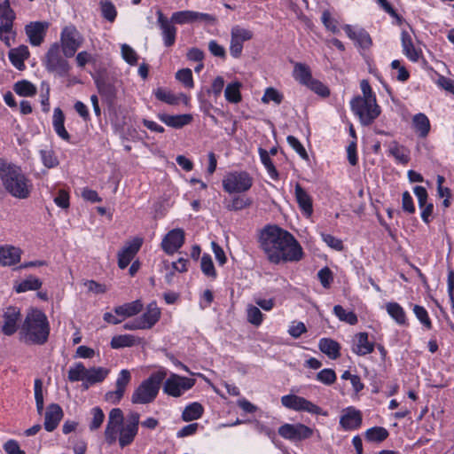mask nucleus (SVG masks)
Listing matches in <instances>:
<instances>
[{
    "instance_id": "18",
    "label": "nucleus",
    "mask_w": 454,
    "mask_h": 454,
    "mask_svg": "<svg viewBox=\"0 0 454 454\" xmlns=\"http://www.w3.org/2000/svg\"><path fill=\"white\" fill-rule=\"evenodd\" d=\"M20 321V310L17 307H8L3 314L2 332L5 335H12L18 329Z\"/></svg>"
},
{
    "instance_id": "42",
    "label": "nucleus",
    "mask_w": 454,
    "mask_h": 454,
    "mask_svg": "<svg viewBox=\"0 0 454 454\" xmlns=\"http://www.w3.org/2000/svg\"><path fill=\"white\" fill-rule=\"evenodd\" d=\"M253 203L250 198L245 196H236L231 200L226 201L225 208L229 211H239L249 207Z\"/></svg>"
},
{
    "instance_id": "24",
    "label": "nucleus",
    "mask_w": 454,
    "mask_h": 454,
    "mask_svg": "<svg viewBox=\"0 0 454 454\" xmlns=\"http://www.w3.org/2000/svg\"><path fill=\"white\" fill-rule=\"evenodd\" d=\"M374 345L368 340L367 333H359L356 335L352 350L358 356H365L373 351Z\"/></svg>"
},
{
    "instance_id": "39",
    "label": "nucleus",
    "mask_w": 454,
    "mask_h": 454,
    "mask_svg": "<svg viewBox=\"0 0 454 454\" xmlns=\"http://www.w3.org/2000/svg\"><path fill=\"white\" fill-rule=\"evenodd\" d=\"M204 412L203 406L197 402L187 405L182 413L184 421H192L200 419Z\"/></svg>"
},
{
    "instance_id": "2",
    "label": "nucleus",
    "mask_w": 454,
    "mask_h": 454,
    "mask_svg": "<svg viewBox=\"0 0 454 454\" xmlns=\"http://www.w3.org/2000/svg\"><path fill=\"white\" fill-rule=\"evenodd\" d=\"M20 334L25 343L44 344L50 334V325L46 315L37 309L28 311L21 325Z\"/></svg>"
},
{
    "instance_id": "55",
    "label": "nucleus",
    "mask_w": 454,
    "mask_h": 454,
    "mask_svg": "<svg viewBox=\"0 0 454 454\" xmlns=\"http://www.w3.org/2000/svg\"><path fill=\"white\" fill-rule=\"evenodd\" d=\"M247 321L254 325H260L262 322L263 315L261 310L254 306L248 305L247 309Z\"/></svg>"
},
{
    "instance_id": "16",
    "label": "nucleus",
    "mask_w": 454,
    "mask_h": 454,
    "mask_svg": "<svg viewBox=\"0 0 454 454\" xmlns=\"http://www.w3.org/2000/svg\"><path fill=\"white\" fill-rule=\"evenodd\" d=\"M157 24L161 31L164 45L170 47L174 45L176 37L177 29L174 23L167 18L160 10L156 12Z\"/></svg>"
},
{
    "instance_id": "7",
    "label": "nucleus",
    "mask_w": 454,
    "mask_h": 454,
    "mask_svg": "<svg viewBox=\"0 0 454 454\" xmlns=\"http://www.w3.org/2000/svg\"><path fill=\"white\" fill-rule=\"evenodd\" d=\"M253 185V178L246 171L228 173L223 179V190L228 193H240L248 191Z\"/></svg>"
},
{
    "instance_id": "23",
    "label": "nucleus",
    "mask_w": 454,
    "mask_h": 454,
    "mask_svg": "<svg viewBox=\"0 0 454 454\" xmlns=\"http://www.w3.org/2000/svg\"><path fill=\"white\" fill-rule=\"evenodd\" d=\"M361 423V412L354 408H348L340 419V424L346 430L356 429L360 427Z\"/></svg>"
},
{
    "instance_id": "21",
    "label": "nucleus",
    "mask_w": 454,
    "mask_h": 454,
    "mask_svg": "<svg viewBox=\"0 0 454 454\" xmlns=\"http://www.w3.org/2000/svg\"><path fill=\"white\" fill-rule=\"evenodd\" d=\"M63 417V411L57 403H51L47 407L44 418V428L52 432L59 425Z\"/></svg>"
},
{
    "instance_id": "41",
    "label": "nucleus",
    "mask_w": 454,
    "mask_h": 454,
    "mask_svg": "<svg viewBox=\"0 0 454 454\" xmlns=\"http://www.w3.org/2000/svg\"><path fill=\"white\" fill-rule=\"evenodd\" d=\"M388 153L401 163H407L410 160L409 151L396 142H391L388 145Z\"/></svg>"
},
{
    "instance_id": "19",
    "label": "nucleus",
    "mask_w": 454,
    "mask_h": 454,
    "mask_svg": "<svg viewBox=\"0 0 454 454\" xmlns=\"http://www.w3.org/2000/svg\"><path fill=\"white\" fill-rule=\"evenodd\" d=\"M142 239L136 238L118 253V266L125 269L142 246Z\"/></svg>"
},
{
    "instance_id": "31",
    "label": "nucleus",
    "mask_w": 454,
    "mask_h": 454,
    "mask_svg": "<svg viewBox=\"0 0 454 454\" xmlns=\"http://www.w3.org/2000/svg\"><path fill=\"white\" fill-rule=\"evenodd\" d=\"M160 311L155 303H150L146 311L138 317L145 329L152 328L160 319Z\"/></svg>"
},
{
    "instance_id": "37",
    "label": "nucleus",
    "mask_w": 454,
    "mask_h": 454,
    "mask_svg": "<svg viewBox=\"0 0 454 454\" xmlns=\"http://www.w3.org/2000/svg\"><path fill=\"white\" fill-rule=\"evenodd\" d=\"M143 309V304L139 300L118 306L114 309V312L118 316L129 317L138 314Z\"/></svg>"
},
{
    "instance_id": "59",
    "label": "nucleus",
    "mask_w": 454,
    "mask_h": 454,
    "mask_svg": "<svg viewBox=\"0 0 454 454\" xmlns=\"http://www.w3.org/2000/svg\"><path fill=\"white\" fill-rule=\"evenodd\" d=\"M157 99L169 105H176L178 103L177 98L170 91L159 88L154 92Z\"/></svg>"
},
{
    "instance_id": "40",
    "label": "nucleus",
    "mask_w": 454,
    "mask_h": 454,
    "mask_svg": "<svg viewBox=\"0 0 454 454\" xmlns=\"http://www.w3.org/2000/svg\"><path fill=\"white\" fill-rule=\"evenodd\" d=\"M386 309L388 315L400 325L406 324V314L403 309L397 302H388L386 304Z\"/></svg>"
},
{
    "instance_id": "51",
    "label": "nucleus",
    "mask_w": 454,
    "mask_h": 454,
    "mask_svg": "<svg viewBox=\"0 0 454 454\" xmlns=\"http://www.w3.org/2000/svg\"><path fill=\"white\" fill-rule=\"evenodd\" d=\"M259 154H260L261 160H262V164L264 165V167L266 168L270 177L273 179H277L278 176V171L270 158L268 151H266L265 149L260 148Z\"/></svg>"
},
{
    "instance_id": "3",
    "label": "nucleus",
    "mask_w": 454,
    "mask_h": 454,
    "mask_svg": "<svg viewBox=\"0 0 454 454\" xmlns=\"http://www.w3.org/2000/svg\"><path fill=\"white\" fill-rule=\"evenodd\" d=\"M0 178L5 190L13 197L26 199L31 192V184L20 168L0 159Z\"/></svg>"
},
{
    "instance_id": "47",
    "label": "nucleus",
    "mask_w": 454,
    "mask_h": 454,
    "mask_svg": "<svg viewBox=\"0 0 454 454\" xmlns=\"http://www.w3.org/2000/svg\"><path fill=\"white\" fill-rule=\"evenodd\" d=\"M86 372L87 368L83 365L82 363H75L69 368L67 377L71 382L82 381V383H85Z\"/></svg>"
},
{
    "instance_id": "56",
    "label": "nucleus",
    "mask_w": 454,
    "mask_h": 454,
    "mask_svg": "<svg viewBox=\"0 0 454 454\" xmlns=\"http://www.w3.org/2000/svg\"><path fill=\"white\" fill-rule=\"evenodd\" d=\"M90 413L92 415V419L90 424V429L93 431L101 427L105 419V414L102 409L99 407L92 408Z\"/></svg>"
},
{
    "instance_id": "22",
    "label": "nucleus",
    "mask_w": 454,
    "mask_h": 454,
    "mask_svg": "<svg viewBox=\"0 0 454 454\" xmlns=\"http://www.w3.org/2000/svg\"><path fill=\"white\" fill-rule=\"evenodd\" d=\"M21 250L12 246L0 247V264L3 266H12L18 263L20 260Z\"/></svg>"
},
{
    "instance_id": "34",
    "label": "nucleus",
    "mask_w": 454,
    "mask_h": 454,
    "mask_svg": "<svg viewBox=\"0 0 454 454\" xmlns=\"http://www.w3.org/2000/svg\"><path fill=\"white\" fill-rule=\"evenodd\" d=\"M138 428L132 427L127 425H121L119 427L117 439L121 448L131 444L137 434Z\"/></svg>"
},
{
    "instance_id": "50",
    "label": "nucleus",
    "mask_w": 454,
    "mask_h": 454,
    "mask_svg": "<svg viewBox=\"0 0 454 454\" xmlns=\"http://www.w3.org/2000/svg\"><path fill=\"white\" fill-rule=\"evenodd\" d=\"M174 24L184 25L187 23L194 22V12L193 11H180L176 12L172 14L169 19Z\"/></svg>"
},
{
    "instance_id": "54",
    "label": "nucleus",
    "mask_w": 454,
    "mask_h": 454,
    "mask_svg": "<svg viewBox=\"0 0 454 454\" xmlns=\"http://www.w3.org/2000/svg\"><path fill=\"white\" fill-rule=\"evenodd\" d=\"M200 268L202 272L211 278H215L216 272L214 267L212 258L209 254H204L201 257Z\"/></svg>"
},
{
    "instance_id": "14",
    "label": "nucleus",
    "mask_w": 454,
    "mask_h": 454,
    "mask_svg": "<svg viewBox=\"0 0 454 454\" xmlns=\"http://www.w3.org/2000/svg\"><path fill=\"white\" fill-rule=\"evenodd\" d=\"M252 37L253 33L250 30L234 26L231 31V55L236 59L239 58L243 50V43L252 39Z\"/></svg>"
},
{
    "instance_id": "9",
    "label": "nucleus",
    "mask_w": 454,
    "mask_h": 454,
    "mask_svg": "<svg viewBox=\"0 0 454 454\" xmlns=\"http://www.w3.org/2000/svg\"><path fill=\"white\" fill-rule=\"evenodd\" d=\"M195 384V380L182 377L176 373H171L170 376L165 380L163 385V391L165 394L179 397L185 391L191 389Z\"/></svg>"
},
{
    "instance_id": "53",
    "label": "nucleus",
    "mask_w": 454,
    "mask_h": 454,
    "mask_svg": "<svg viewBox=\"0 0 454 454\" xmlns=\"http://www.w3.org/2000/svg\"><path fill=\"white\" fill-rule=\"evenodd\" d=\"M41 159L43 164L48 168H51L59 165V160L56 157L54 152L49 149H43L40 151Z\"/></svg>"
},
{
    "instance_id": "36",
    "label": "nucleus",
    "mask_w": 454,
    "mask_h": 454,
    "mask_svg": "<svg viewBox=\"0 0 454 454\" xmlns=\"http://www.w3.org/2000/svg\"><path fill=\"white\" fill-rule=\"evenodd\" d=\"M402 46L404 55L411 61H418L419 53L415 49L410 34L406 31L402 32Z\"/></svg>"
},
{
    "instance_id": "43",
    "label": "nucleus",
    "mask_w": 454,
    "mask_h": 454,
    "mask_svg": "<svg viewBox=\"0 0 454 454\" xmlns=\"http://www.w3.org/2000/svg\"><path fill=\"white\" fill-rule=\"evenodd\" d=\"M241 83L239 82H233L229 83L224 90V97L230 103L237 104L241 101L240 94Z\"/></svg>"
},
{
    "instance_id": "60",
    "label": "nucleus",
    "mask_w": 454,
    "mask_h": 454,
    "mask_svg": "<svg viewBox=\"0 0 454 454\" xmlns=\"http://www.w3.org/2000/svg\"><path fill=\"white\" fill-rule=\"evenodd\" d=\"M282 100L283 95L272 87L267 88L263 97L262 98V101L263 103H269L270 101H273L277 105H279L282 102Z\"/></svg>"
},
{
    "instance_id": "5",
    "label": "nucleus",
    "mask_w": 454,
    "mask_h": 454,
    "mask_svg": "<svg viewBox=\"0 0 454 454\" xmlns=\"http://www.w3.org/2000/svg\"><path fill=\"white\" fill-rule=\"evenodd\" d=\"M166 376L167 372L164 370L153 372L134 389L130 398L131 403L134 404L153 403L156 399Z\"/></svg>"
},
{
    "instance_id": "10",
    "label": "nucleus",
    "mask_w": 454,
    "mask_h": 454,
    "mask_svg": "<svg viewBox=\"0 0 454 454\" xmlns=\"http://www.w3.org/2000/svg\"><path fill=\"white\" fill-rule=\"evenodd\" d=\"M284 407L295 411H306L310 414H324L322 409L306 398L296 395H286L281 397Z\"/></svg>"
},
{
    "instance_id": "15",
    "label": "nucleus",
    "mask_w": 454,
    "mask_h": 454,
    "mask_svg": "<svg viewBox=\"0 0 454 454\" xmlns=\"http://www.w3.org/2000/svg\"><path fill=\"white\" fill-rule=\"evenodd\" d=\"M123 425V412L120 408H114L109 412L107 425L105 430L106 442L112 445L117 441L119 427Z\"/></svg>"
},
{
    "instance_id": "58",
    "label": "nucleus",
    "mask_w": 454,
    "mask_h": 454,
    "mask_svg": "<svg viewBox=\"0 0 454 454\" xmlns=\"http://www.w3.org/2000/svg\"><path fill=\"white\" fill-rule=\"evenodd\" d=\"M176 78L187 88H192L194 86L192 73L189 68H184L177 71L176 74Z\"/></svg>"
},
{
    "instance_id": "29",
    "label": "nucleus",
    "mask_w": 454,
    "mask_h": 454,
    "mask_svg": "<svg viewBox=\"0 0 454 454\" xmlns=\"http://www.w3.org/2000/svg\"><path fill=\"white\" fill-rule=\"evenodd\" d=\"M65 116L62 110L59 107L54 109L52 116V125L57 135L63 140L69 142L70 135L67 131L65 126Z\"/></svg>"
},
{
    "instance_id": "20",
    "label": "nucleus",
    "mask_w": 454,
    "mask_h": 454,
    "mask_svg": "<svg viewBox=\"0 0 454 454\" xmlns=\"http://www.w3.org/2000/svg\"><path fill=\"white\" fill-rule=\"evenodd\" d=\"M48 23L46 22H30L25 27L26 34L29 39V43L34 46H39L44 39Z\"/></svg>"
},
{
    "instance_id": "4",
    "label": "nucleus",
    "mask_w": 454,
    "mask_h": 454,
    "mask_svg": "<svg viewBox=\"0 0 454 454\" xmlns=\"http://www.w3.org/2000/svg\"><path fill=\"white\" fill-rule=\"evenodd\" d=\"M360 87L363 97H355L350 102V106L354 114L358 116L361 124L368 126L380 114V107L366 80L361 81Z\"/></svg>"
},
{
    "instance_id": "13",
    "label": "nucleus",
    "mask_w": 454,
    "mask_h": 454,
    "mask_svg": "<svg viewBox=\"0 0 454 454\" xmlns=\"http://www.w3.org/2000/svg\"><path fill=\"white\" fill-rule=\"evenodd\" d=\"M131 381V373L129 370L123 369L120 372L116 381H115V390L108 391L105 395V399L106 402L112 404H117L122 399L126 388L128 385Z\"/></svg>"
},
{
    "instance_id": "61",
    "label": "nucleus",
    "mask_w": 454,
    "mask_h": 454,
    "mask_svg": "<svg viewBox=\"0 0 454 454\" xmlns=\"http://www.w3.org/2000/svg\"><path fill=\"white\" fill-rule=\"evenodd\" d=\"M317 380L325 385H332L336 380V373L332 369H324L317 372Z\"/></svg>"
},
{
    "instance_id": "17",
    "label": "nucleus",
    "mask_w": 454,
    "mask_h": 454,
    "mask_svg": "<svg viewBox=\"0 0 454 454\" xmlns=\"http://www.w3.org/2000/svg\"><path fill=\"white\" fill-rule=\"evenodd\" d=\"M184 243V231L176 228L169 231L161 241V247L168 254H173Z\"/></svg>"
},
{
    "instance_id": "46",
    "label": "nucleus",
    "mask_w": 454,
    "mask_h": 454,
    "mask_svg": "<svg viewBox=\"0 0 454 454\" xmlns=\"http://www.w3.org/2000/svg\"><path fill=\"white\" fill-rule=\"evenodd\" d=\"M42 286V281L35 277L29 276L15 286L17 293H24L30 290H38Z\"/></svg>"
},
{
    "instance_id": "52",
    "label": "nucleus",
    "mask_w": 454,
    "mask_h": 454,
    "mask_svg": "<svg viewBox=\"0 0 454 454\" xmlns=\"http://www.w3.org/2000/svg\"><path fill=\"white\" fill-rule=\"evenodd\" d=\"M100 8L102 16L108 21L114 22L116 18L117 12L113 3L108 0L101 1Z\"/></svg>"
},
{
    "instance_id": "30",
    "label": "nucleus",
    "mask_w": 454,
    "mask_h": 454,
    "mask_svg": "<svg viewBox=\"0 0 454 454\" xmlns=\"http://www.w3.org/2000/svg\"><path fill=\"white\" fill-rule=\"evenodd\" d=\"M65 116L62 110L59 107L54 109L52 116V125L57 135L63 140L69 142L70 135L67 131L65 126Z\"/></svg>"
},
{
    "instance_id": "28",
    "label": "nucleus",
    "mask_w": 454,
    "mask_h": 454,
    "mask_svg": "<svg viewBox=\"0 0 454 454\" xmlns=\"http://www.w3.org/2000/svg\"><path fill=\"white\" fill-rule=\"evenodd\" d=\"M109 370L104 367H91L87 369L85 383L82 387L87 389L90 386L102 382L109 374Z\"/></svg>"
},
{
    "instance_id": "64",
    "label": "nucleus",
    "mask_w": 454,
    "mask_h": 454,
    "mask_svg": "<svg viewBox=\"0 0 454 454\" xmlns=\"http://www.w3.org/2000/svg\"><path fill=\"white\" fill-rule=\"evenodd\" d=\"M306 86L319 96L327 97L330 94L329 89L318 80L312 79Z\"/></svg>"
},
{
    "instance_id": "26",
    "label": "nucleus",
    "mask_w": 454,
    "mask_h": 454,
    "mask_svg": "<svg viewBox=\"0 0 454 454\" xmlns=\"http://www.w3.org/2000/svg\"><path fill=\"white\" fill-rule=\"evenodd\" d=\"M159 119L164 122L166 125L175 128L180 129L184 126L189 124L192 121V114H178V115H169L167 114H160L158 115Z\"/></svg>"
},
{
    "instance_id": "12",
    "label": "nucleus",
    "mask_w": 454,
    "mask_h": 454,
    "mask_svg": "<svg viewBox=\"0 0 454 454\" xmlns=\"http://www.w3.org/2000/svg\"><path fill=\"white\" fill-rule=\"evenodd\" d=\"M278 434L289 441L297 442L308 439L312 436V428L304 424H284L278 428Z\"/></svg>"
},
{
    "instance_id": "6",
    "label": "nucleus",
    "mask_w": 454,
    "mask_h": 454,
    "mask_svg": "<svg viewBox=\"0 0 454 454\" xmlns=\"http://www.w3.org/2000/svg\"><path fill=\"white\" fill-rule=\"evenodd\" d=\"M46 70L60 77L68 75L70 65L60 54V46L58 43L51 45L43 60Z\"/></svg>"
},
{
    "instance_id": "48",
    "label": "nucleus",
    "mask_w": 454,
    "mask_h": 454,
    "mask_svg": "<svg viewBox=\"0 0 454 454\" xmlns=\"http://www.w3.org/2000/svg\"><path fill=\"white\" fill-rule=\"evenodd\" d=\"M333 313L339 318V320L355 325L357 324V316L353 311H347L340 305H335L333 307Z\"/></svg>"
},
{
    "instance_id": "8",
    "label": "nucleus",
    "mask_w": 454,
    "mask_h": 454,
    "mask_svg": "<svg viewBox=\"0 0 454 454\" xmlns=\"http://www.w3.org/2000/svg\"><path fill=\"white\" fill-rule=\"evenodd\" d=\"M63 54L66 58L74 56L83 43V37L74 26L66 27L60 35Z\"/></svg>"
},
{
    "instance_id": "44",
    "label": "nucleus",
    "mask_w": 454,
    "mask_h": 454,
    "mask_svg": "<svg viewBox=\"0 0 454 454\" xmlns=\"http://www.w3.org/2000/svg\"><path fill=\"white\" fill-rule=\"evenodd\" d=\"M294 76L297 81L304 85H307L313 79L309 67L301 63L295 64Z\"/></svg>"
},
{
    "instance_id": "32",
    "label": "nucleus",
    "mask_w": 454,
    "mask_h": 454,
    "mask_svg": "<svg viewBox=\"0 0 454 454\" xmlns=\"http://www.w3.org/2000/svg\"><path fill=\"white\" fill-rule=\"evenodd\" d=\"M28 57L29 51L28 48L25 45H21L18 48L12 49L9 51L10 61L19 70H22L25 67L24 61Z\"/></svg>"
},
{
    "instance_id": "57",
    "label": "nucleus",
    "mask_w": 454,
    "mask_h": 454,
    "mask_svg": "<svg viewBox=\"0 0 454 454\" xmlns=\"http://www.w3.org/2000/svg\"><path fill=\"white\" fill-rule=\"evenodd\" d=\"M35 399L36 404V410L39 414H42L43 411V382L41 380L36 379L35 380Z\"/></svg>"
},
{
    "instance_id": "45",
    "label": "nucleus",
    "mask_w": 454,
    "mask_h": 454,
    "mask_svg": "<svg viewBox=\"0 0 454 454\" xmlns=\"http://www.w3.org/2000/svg\"><path fill=\"white\" fill-rule=\"evenodd\" d=\"M13 90L21 97H32L36 94V87L27 80L17 82Z\"/></svg>"
},
{
    "instance_id": "38",
    "label": "nucleus",
    "mask_w": 454,
    "mask_h": 454,
    "mask_svg": "<svg viewBox=\"0 0 454 454\" xmlns=\"http://www.w3.org/2000/svg\"><path fill=\"white\" fill-rule=\"evenodd\" d=\"M412 124L419 137H426L430 130V121L426 114H417L412 118Z\"/></svg>"
},
{
    "instance_id": "63",
    "label": "nucleus",
    "mask_w": 454,
    "mask_h": 454,
    "mask_svg": "<svg viewBox=\"0 0 454 454\" xmlns=\"http://www.w3.org/2000/svg\"><path fill=\"white\" fill-rule=\"evenodd\" d=\"M121 56L129 65H136L137 62V52L128 44L124 43L121 47Z\"/></svg>"
},
{
    "instance_id": "25",
    "label": "nucleus",
    "mask_w": 454,
    "mask_h": 454,
    "mask_svg": "<svg viewBox=\"0 0 454 454\" xmlns=\"http://www.w3.org/2000/svg\"><path fill=\"white\" fill-rule=\"evenodd\" d=\"M344 30L347 35L356 41L359 46L363 48H368L372 44V39L369 34L363 28L355 29L350 25H346Z\"/></svg>"
},
{
    "instance_id": "1",
    "label": "nucleus",
    "mask_w": 454,
    "mask_h": 454,
    "mask_svg": "<svg viewBox=\"0 0 454 454\" xmlns=\"http://www.w3.org/2000/svg\"><path fill=\"white\" fill-rule=\"evenodd\" d=\"M259 242L267 259L272 263L298 262L302 258L303 252L299 242L290 232L277 225L263 228Z\"/></svg>"
},
{
    "instance_id": "11",
    "label": "nucleus",
    "mask_w": 454,
    "mask_h": 454,
    "mask_svg": "<svg viewBox=\"0 0 454 454\" xmlns=\"http://www.w3.org/2000/svg\"><path fill=\"white\" fill-rule=\"evenodd\" d=\"M16 18L11 8L9 0L0 2V40L10 46L9 34L12 32L13 21Z\"/></svg>"
},
{
    "instance_id": "62",
    "label": "nucleus",
    "mask_w": 454,
    "mask_h": 454,
    "mask_svg": "<svg viewBox=\"0 0 454 454\" xmlns=\"http://www.w3.org/2000/svg\"><path fill=\"white\" fill-rule=\"evenodd\" d=\"M413 312L416 315L417 318L420 321V323L424 325L427 329H430L432 327L431 320L428 317L427 311L424 307L415 305L413 307Z\"/></svg>"
},
{
    "instance_id": "27",
    "label": "nucleus",
    "mask_w": 454,
    "mask_h": 454,
    "mask_svg": "<svg viewBox=\"0 0 454 454\" xmlns=\"http://www.w3.org/2000/svg\"><path fill=\"white\" fill-rule=\"evenodd\" d=\"M295 198L303 214L309 217L313 212L312 200L299 184L295 185Z\"/></svg>"
},
{
    "instance_id": "49",
    "label": "nucleus",
    "mask_w": 454,
    "mask_h": 454,
    "mask_svg": "<svg viewBox=\"0 0 454 454\" xmlns=\"http://www.w3.org/2000/svg\"><path fill=\"white\" fill-rule=\"evenodd\" d=\"M388 432L382 427H374L365 432V438L369 442H380L387 439Z\"/></svg>"
},
{
    "instance_id": "33",
    "label": "nucleus",
    "mask_w": 454,
    "mask_h": 454,
    "mask_svg": "<svg viewBox=\"0 0 454 454\" xmlns=\"http://www.w3.org/2000/svg\"><path fill=\"white\" fill-rule=\"evenodd\" d=\"M318 348L321 352L325 354L331 359H336L340 356V344L329 338H323L319 340Z\"/></svg>"
},
{
    "instance_id": "35",
    "label": "nucleus",
    "mask_w": 454,
    "mask_h": 454,
    "mask_svg": "<svg viewBox=\"0 0 454 454\" xmlns=\"http://www.w3.org/2000/svg\"><path fill=\"white\" fill-rule=\"evenodd\" d=\"M140 343V339L131 334L115 335L111 340V348L119 349L126 347H133Z\"/></svg>"
}]
</instances>
